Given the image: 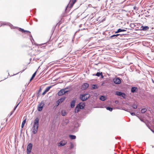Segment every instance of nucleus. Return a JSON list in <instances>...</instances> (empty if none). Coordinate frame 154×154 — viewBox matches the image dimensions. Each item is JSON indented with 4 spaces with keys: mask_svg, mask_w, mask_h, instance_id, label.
<instances>
[{
    "mask_svg": "<svg viewBox=\"0 0 154 154\" xmlns=\"http://www.w3.org/2000/svg\"><path fill=\"white\" fill-rule=\"evenodd\" d=\"M76 0H72V2L71 3L70 5V8H71L72 7L73 5L75 4L76 2Z\"/></svg>",
    "mask_w": 154,
    "mask_h": 154,
    "instance_id": "21",
    "label": "nucleus"
},
{
    "mask_svg": "<svg viewBox=\"0 0 154 154\" xmlns=\"http://www.w3.org/2000/svg\"><path fill=\"white\" fill-rule=\"evenodd\" d=\"M39 119L38 117L35 118L34 121V125L32 128V131L34 134H35L38 127Z\"/></svg>",
    "mask_w": 154,
    "mask_h": 154,
    "instance_id": "1",
    "label": "nucleus"
},
{
    "mask_svg": "<svg viewBox=\"0 0 154 154\" xmlns=\"http://www.w3.org/2000/svg\"><path fill=\"white\" fill-rule=\"evenodd\" d=\"M90 97V95L88 94H81L80 96V99L82 101H84L87 100Z\"/></svg>",
    "mask_w": 154,
    "mask_h": 154,
    "instance_id": "3",
    "label": "nucleus"
},
{
    "mask_svg": "<svg viewBox=\"0 0 154 154\" xmlns=\"http://www.w3.org/2000/svg\"><path fill=\"white\" fill-rule=\"evenodd\" d=\"M46 92H47L45 90V91L43 92L42 95H45Z\"/></svg>",
    "mask_w": 154,
    "mask_h": 154,
    "instance_id": "38",
    "label": "nucleus"
},
{
    "mask_svg": "<svg viewBox=\"0 0 154 154\" xmlns=\"http://www.w3.org/2000/svg\"><path fill=\"white\" fill-rule=\"evenodd\" d=\"M37 71V70L33 74L32 77L34 78L36 75V73Z\"/></svg>",
    "mask_w": 154,
    "mask_h": 154,
    "instance_id": "33",
    "label": "nucleus"
},
{
    "mask_svg": "<svg viewBox=\"0 0 154 154\" xmlns=\"http://www.w3.org/2000/svg\"><path fill=\"white\" fill-rule=\"evenodd\" d=\"M123 93L121 91H117L116 92L115 94L117 96H121L122 95Z\"/></svg>",
    "mask_w": 154,
    "mask_h": 154,
    "instance_id": "17",
    "label": "nucleus"
},
{
    "mask_svg": "<svg viewBox=\"0 0 154 154\" xmlns=\"http://www.w3.org/2000/svg\"><path fill=\"white\" fill-rule=\"evenodd\" d=\"M45 105L44 101H42L38 105L37 109L38 111H41L42 110L43 107Z\"/></svg>",
    "mask_w": 154,
    "mask_h": 154,
    "instance_id": "5",
    "label": "nucleus"
},
{
    "mask_svg": "<svg viewBox=\"0 0 154 154\" xmlns=\"http://www.w3.org/2000/svg\"><path fill=\"white\" fill-rule=\"evenodd\" d=\"M106 99V97L102 95L100 97V99L102 101H105Z\"/></svg>",
    "mask_w": 154,
    "mask_h": 154,
    "instance_id": "18",
    "label": "nucleus"
},
{
    "mask_svg": "<svg viewBox=\"0 0 154 154\" xmlns=\"http://www.w3.org/2000/svg\"><path fill=\"white\" fill-rule=\"evenodd\" d=\"M19 30L21 32H27L30 33V32L29 31L24 30L23 29H22L21 28H19Z\"/></svg>",
    "mask_w": 154,
    "mask_h": 154,
    "instance_id": "19",
    "label": "nucleus"
},
{
    "mask_svg": "<svg viewBox=\"0 0 154 154\" xmlns=\"http://www.w3.org/2000/svg\"><path fill=\"white\" fill-rule=\"evenodd\" d=\"M126 94L125 93H123L122 94L121 96H122L124 98H125Z\"/></svg>",
    "mask_w": 154,
    "mask_h": 154,
    "instance_id": "34",
    "label": "nucleus"
},
{
    "mask_svg": "<svg viewBox=\"0 0 154 154\" xmlns=\"http://www.w3.org/2000/svg\"><path fill=\"white\" fill-rule=\"evenodd\" d=\"M36 9H34L33 10V13H35L36 12Z\"/></svg>",
    "mask_w": 154,
    "mask_h": 154,
    "instance_id": "45",
    "label": "nucleus"
},
{
    "mask_svg": "<svg viewBox=\"0 0 154 154\" xmlns=\"http://www.w3.org/2000/svg\"><path fill=\"white\" fill-rule=\"evenodd\" d=\"M147 109L146 108L142 109L141 110V112L142 113H143L147 111Z\"/></svg>",
    "mask_w": 154,
    "mask_h": 154,
    "instance_id": "26",
    "label": "nucleus"
},
{
    "mask_svg": "<svg viewBox=\"0 0 154 154\" xmlns=\"http://www.w3.org/2000/svg\"><path fill=\"white\" fill-rule=\"evenodd\" d=\"M100 0H98L99 1H100Z\"/></svg>",
    "mask_w": 154,
    "mask_h": 154,
    "instance_id": "62",
    "label": "nucleus"
},
{
    "mask_svg": "<svg viewBox=\"0 0 154 154\" xmlns=\"http://www.w3.org/2000/svg\"><path fill=\"white\" fill-rule=\"evenodd\" d=\"M119 32H126V30L125 29H122L120 28L119 29Z\"/></svg>",
    "mask_w": 154,
    "mask_h": 154,
    "instance_id": "31",
    "label": "nucleus"
},
{
    "mask_svg": "<svg viewBox=\"0 0 154 154\" xmlns=\"http://www.w3.org/2000/svg\"><path fill=\"white\" fill-rule=\"evenodd\" d=\"M75 100H73L71 102L70 106L71 108H73L75 106Z\"/></svg>",
    "mask_w": 154,
    "mask_h": 154,
    "instance_id": "16",
    "label": "nucleus"
},
{
    "mask_svg": "<svg viewBox=\"0 0 154 154\" xmlns=\"http://www.w3.org/2000/svg\"><path fill=\"white\" fill-rule=\"evenodd\" d=\"M126 34V33L123 34H114L110 36L109 38L110 39L116 38V37H118V38L119 39H121V37H122L123 35H125Z\"/></svg>",
    "mask_w": 154,
    "mask_h": 154,
    "instance_id": "4",
    "label": "nucleus"
},
{
    "mask_svg": "<svg viewBox=\"0 0 154 154\" xmlns=\"http://www.w3.org/2000/svg\"><path fill=\"white\" fill-rule=\"evenodd\" d=\"M66 114V110H63L61 112V114L63 116H65Z\"/></svg>",
    "mask_w": 154,
    "mask_h": 154,
    "instance_id": "22",
    "label": "nucleus"
},
{
    "mask_svg": "<svg viewBox=\"0 0 154 154\" xmlns=\"http://www.w3.org/2000/svg\"><path fill=\"white\" fill-rule=\"evenodd\" d=\"M118 102V101L117 100H116L115 101L116 103H117Z\"/></svg>",
    "mask_w": 154,
    "mask_h": 154,
    "instance_id": "56",
    "label": "nucleus"
},
{
    "mask_svg": "<svg viewBox=\"0 0 154 154\" xmlns=\"http://www.w3.org/2000/svg\"><path fill=\"white\" fill-rule=\"evenodd\" d=\"M151 130L153 133H154V131H153V130L152 129H151Z\"/></svg>",
    "mask_w": 154,
    "mask_h": 154,
    "instance_id": "50",
    "label": "nucleus"
},
{
    "mask_svg": "<svg viewBox=\"0 0 154 154\" xmlns=\"http://www.w3.org/2000/svg\"><path fill=\"white\" fill-rule=\"evenodd\" d=\"M68 5H68L67 6V7H66V9H65V10H66V9H67V8H68Z\"/></svg>",
    "mask_w": 154,
    "mask_h": 154,
    "instance_id": "51",
    "label": "nucleus"
},
{
    "mask_svg": "<svg viewBox=\"0 0 154 154\" xmlns=\"http://www.w3.org/2000/svg\"><path fill=\"white\" fill-rule=\"evenodd\" d=\"M65 89H62L60 90L58 92V95L59 96H62L67 92V91H65Z\"/></svg>",
    "mask_w": 154,
    "mask_h": 154,
    "instance_id": "8",
    "label": "nucleus"
},
{
    "mask_svg": "<svg viewBox=\"0 0 154 154\" xmlns=\"http://www.w3.org/2000/svg\"><path fill=\"white\" fill-rule=\"evenodd\" d=\"M69 137L71 139L73 140L76 138V137L75 135H69Z\"/></svg>",
    "mask_w": 154,
    "mask_h": 154,
    "instance_id": "20",
    "label": "nucleus"
},
{
    "mask_svg": "<svg viewBox=\"0 0 154 154\" xmlns=\"http://www.w3.org/2000/svg\"><path fill=\"white\" fill-rule=\"evenodd\" d=\"M102 73V72H97L96 74H93V75L97 76L98 77H100L101 74V73Z\"/></svg>",
    "mask_w": 154,
    "mask_h": 154,
    "instance_id": "23",
    "label": "nucleus"
},
{
    "mask_svg": "<svg viewBox=\"0 0 154 154\" xmlns=\"http://www.w3.org/2000/svg\"><path fill=\"white\" fill-rule=\"evenodd\" d=\"M119 29L117 30V31H116L115 32V34H116V33H119Z\"/></svg>",
    "mask_w": 154,
    "mask_h": 154,
    "instance_id": "40",
    "label": "nucleus"
},
{
    "mask_svg": "<svg viewBox=\"0 0 154 154\" xmlns=\"http://www.w3.org/2000/svg\"><path fill=\"white\" fill-rule=\"evenodd\" d=\"M32 144L31 143H29L27 146V154H30L31 153L32 148Z\"/></svg>",
    "mask_w": 154,
    "mask_h": 154,
    "instance_id": "6",
    "label": "nucleus"
},
{
    "mask_svg": "<svg viewBox=\"0 0 154 154\" xmlns=\"http://www.w3.org/2000/svg\"><path fill=\"white\" fill-rule=\"evenodd\" d=\"M26 122V119H25L24 120L23 122H22V125H21V128H23L24 126V125L25 124Z\"/></svg>",
    "mask_w": 154,
    "mask_h": 154,
    "instance_id": "25",
    "label": "nucleus"
},
{
    "mask_svg": "<svg viewBox=\"0 0 154 154\" xmlns=\"http://www.w3.org/2000/svg\"><path fill=\"white\" fill-rule=\"evenodd\" d=\"M14 112V111H12L8 115V116L9 117H10V116H11L13 114Z\"/></svg>",
    "mask_w": 154,
    "mask_h": 154,
    "instance_id": "36",
    "label": "nucleus"
},
{
    "mask_svg": "<svg viewBox=\"0 0 154 154\" xmlns=\"http://www.w3.org/2000/svg\"><path fill=\"white\" fill-rule=\"evenodd\" d=\"M98 88V87L96 85H93L91 89H96Z\"/></svg>",
    "mask_w": 154,
    "mask_h": 154,
    "instance_id": "24",
    "label": "nucleus"
},
{
    "mask_svg": "<svg viewBox=\"0 0 154 154\" xmlns=\"http://www.w3.org/2000/svg\"><path fill=\"white\" fill-rule=\"evenodd\" d=\"M25 91V89H23V90H22V92H24Z\"/></svg>",
    "mask_w": 154,
    "mask_h": 154,
    "instance_id": "48",
    "label": "nucleus"
},
{
    "mask_svg": "<svg viewBox=\"0 0 154 154\" xmlns=\"http://www.w3.org/2000/svg\"><path fill=\"white\" fill-rule=\"evenodd\" d=\"M121 79L119 77L116 78L114 79L113 80L114 82L117 84H119L121 83Z\"/></svg>",
    "mask_w": 154,
    "mask_h": 154,
    "instance_id": "7",
    "label": "nucleus"
},
{
    "mask_svg": "<svg viewBox=\"0 0 154 154\" xmlns=\"http://www.w3.org/2000/svg\"><path fill=\"white\" fill-rule=\"evenodd\" d=\"M132 106L133 108L134 109H137V106L136 104H135V103H134L132 105Z\"/></svg>",
    "mask_w": 154,
    "mask_h": 154,
    "instance_id": "30",
    "label": "nucleus"
},
{
    "mask_svg": "<svg viewBox=\"0 0 154 154\" xmlns=\"http://www.w3.org/2000/svg\"><path fill=\"white\" fill-rule=\"evenodd\" d=\"M31 41H32V40H31Z\"/></svg>",
    "mask_w": 154,
    "mask_h": 154,
    "instance_id": "61",
    "label": "nucleus"
},
{
    "mask_svg": "<svg viewBox=\"0 0 154 154\" xmlns=\"http://www.w3.org/2000/svg\"><path fill=\"white\" fill-rule=\"evenodd\" d=\"M18 73H17V74H18ZM17 74H17H14V75H16V74Z\"/></svg>",
    "mask_w": 154,
    "mask_h": 154,
    "instance_id": "59",
    "label": "nucleus"
},
{
    "mask_svg": "<svg viewBox=\"0 0 154 154\" xmlns=\"http://www.w3.org/2000/svg\"><path fill=\"white\" fill-rule=\"evenodd\" d=\"M54 28H53L51 30V31L52 32V33H53L54 31Z\"/></svg>",
    "mask_w": 154,
    "mask_h": 154,
    "instance_id": "41",
    "label": "nucleus"
},
{
    "mask_svg": "<svg viewBox=\"0 0 154 154\" xmlns=\"http://www.w3.org/2000/svg\"><path fill=\"white\" fill-rule=\"evenodd\" d=\"M152 148H153L154 147V146H153V145H152Z\"/></svg>",
    "mask_w": 154,
    "mask_h": 154,
    "instance_id": "58",
    "label": "nucleus"
},
{
    "mask_svg": "<svg viewBox=\"0 0 154 154\" xmlns=\"http://www.w3.org/2000/svg\"><path fill=\"white\" fill-rule=\"evenodd\" d=\"M140 121H141L142 122H144L142 119H140Z\"/></svg>",
    "mask_w": 154,
    "mask_h": 154,
    "instance_id": "54",
    "label": "nucleus"
},
{
    "mask_svg": "<svg viewBox=\"0 0 154 154\" xmlns=\"http://www.w3.org/2000/svg\"><path fill=\"white\" fill-rule=\"evenodd\" d=\"M34 20L36 22H37L38 21V20L37 19H36V18H35V19H34Z\"/></svg>",
    "mask_w": 154,
    "mask_h": 154,
    "instance_id": "47",
    "label": "nucleus"
},
{
    "mask_svg": "<svg viewBox=\"0 0 154 154\" xmlns=\"http://www.w3.org/2000/svg\"><path fill=\"white\" fill-rule=\"evenodd\" d=\"M85 106L84 103L82 102H80L76 106L75 110V113H78L80 110V109H83Z\"/></svg>",
    "mask_w": 154,
    "mask_h": 154,
    "instance_id": "2",
    "label": "nucleus"
},
{
    "mask_svg": "<svg viewBox=\"0 0 154 154\" xmlns=\"http://www.w3.org/2000/svg\"><path fill=\"white\" fill-rule=\"evenodd\" d=\"M2 24L4 25H8L10 26L11 28H14V26L12 24L8 22H4Z\"/></svg>",
    "mask_w": 154,
    "mask_h": 154,
    "instance_id": "14",
    "label": "nucleus"
},
{
    "mask_svg": "<svg viewBox=\"0 0 154 154\" xmlns=\"http://www.w3.org/2000/svg\"><path fill=\"white\" fill-rule=\"evenodd\" d=\"M103 83H102V85H103Z\"/></svg>",
    "mask_w": 154,
    "mask_h": 154,
    "instance_id": "60",
    "label": "nucleus"
},
{
    "mask_svg": "<svg viewBox=\"0 0 154 154\" xmlns=\"http://www.w3.org/2000/svg\"><path fill=\"white\" fill-rule=\"evenodd\" d=\"M69 122V120L67 119H66L63 120L62 122V124L63 125H65L68 124Z\"/></svg>",
    "mask_w": 154,
    "mask_h": 154,
    "instance_id": "15",
    "label": "nucleus"
},
{
    "mask_svg": "<svg viewBox=\"0 0 154 154\" xmlns=\"http://www.w3.org/2000/svg\"><path fill=\"white\" fill-rule=\"evenodd\" d=\"M100 76H101V78L103 79V78L104 77H103V73H101V74Z\"/></svg>",
    "mask_w": 154,
    "mask_h": 154,
    "instance_id": "42",
    "label": "nucleus"
},
{
    "mask_svg": "<svg viewBox=\"0 0 154 154\" xmlns=\"http://www.w3.org/2000/svg\"><path fill=\"white\" fill-rule=\"evenodd\" d=\"M52 87V86H49L47 87L45 89V90L47 92Z\"/></svg>",
    "mask_w": 154,
    "mask_h": 154,
    "instance_id": "29",
    "label": "nucleus"
},
{
    "mask_svg": "<svg viewBox=\"0 0 154 154\" xmlns=\"http://www.w3.org/2000/svg\"><path fill=\"white\" fill-rule=\"evenodd\" d=\"M28 84H26V85H25V86L26 87V86H28Z\"/></svg>",
    "mask_w": 154,
    "mask_h": 154,
    "instance_id": "53",
    "label": "nucleus"
},
{
    "mask_svg": "<svg viewBox=\"0 0 154 154\" xmlns=\"http://www.w3.org/2000/svg\"><path fill=\"white\" fill-rule=\"evenodd\" d=\"M138 90L137 88L136 87H132L131 88V92L132 93H134L136 92Z\"/></svg>",
    "mask_w": 154,
    "mask_h": 154,
    "instance_id": "13",
    "label": "nucleus"
},
{
    "mask_svg": "<svg viewBox=\"0 0 154 154\" xmlns=\"http://www.w3.org/2000/svg\"><path fill=\"white\" fill-rule=\"evenodd\" d=\"M42 91V88H40L38 90V97L39 96V93H40V92L41 91Z\"/></svg>",
    "mask_w": 154,
    "mask_h": 154,
    "instance_id": "32",
    "label": "nucleus"
},
{
    "mask_svg": "<svg viewBox=\"0 0 154 154\" xmlns=\"http://www.w3.org/2000/svg\"><path fill=\"white\" fill-rule=\"evenodd\" d=\"M149 29V27L148 26H142L140 27V30L146 31L147 30H148Z\"/></svg>",
    "mask_w": 154,
    "mask_h": 154,
    "instance_id": "12",
    "label": "nucleus"
},
{
    "mask_svg": "<svg viewBox=\"0 0 154 154\" xmlns=\"http://www.w3.org/2000/svg\"><path fill=\"white\" fill-rule=\"evenodd\" d=\"M30 38H32V40H33V41H34V40H33V38H32V35H31V34H30Z\"/></svg>",
    "mask_w": 154,
    "mask_h": 154,
    "instance_id": "43",
    "label": "nucleus"
},
{
    "mask_svg": "<svg viewBox=\"0 0 154 154\" xmlns=\"http://www.w3.org/2000/svg\"><path fill=\"white\" fill-rule=\"evenodd\" d=\"M16 107H14V110H13V111H14L16 109Z\"/></svg>",
    "mask_w": 154,
    "mask_h": 154,
    "instance_id": "49",
    "label": "nucleus"
},
{
    "mask_svg": "<svg viewBox=\"0 0 154 154\" xmlns=\"http://www.w3.org/2000/svg\"><path fill=\"white\" fill-rule=\"evenodd\" d=\"M89 87V85L87 83L83 84L81 86V89L82 90L86 89Z\"/></svg>",
    "mask_w": 154,
    "mask_h": 154,
    "instance_id": "10",
    "label": "nucleus"
},
{
    "mask_svg": "<svg viewBox=\"0 0 154 154\" xmlns=\"http://www.w3.org/2000/svg\"><path fill=\"white\" fill-rule=\"evenodd\" d=\"M65 97H63L59 99L57 102V105H59L60 103L63 102L65 100Z\"/></svg>",
    "mask_w": 154,
    "mask_h": 154,
    "instance_id": "11",
    "label": "nucleus"
},
{
    "mask_svg": "<svg viewBox=\"0 0 154 154\" xmlns=\"http://www.w3.org/2000/svg\"><path fill=\"white\" fill-rule=\"evenodd\" d=\"M125 32V34L126 33V35H127V33H128V32Z\"/></svg>",
    "mask_w": 154,
    "mask_h": 154,
    "instance_id": "55",
    "label": "nucleus"
},
{
    "mask_svg": "<svg viewBox=\"0 0 154 154\" xmlns=\"http://www.w3.org/2000/svg\"><path fill=\"white\" fill-rule=\"evenodd\" d=\"M106 109L107 110H109L111 112L113 110V108L109 106L107 107Z\"/></svg>",
    "mask_w": 154,
    "mask_h": 154,
    "instance_id": "28",
    "label": "nucleus"
},
{
    "mask_svg": "<svg viewBox=\"0 0 154 154\" xmlns=\"http://www.w3.org/2000/svg\"><path fill=\"white\" fill-rule=\"evenodd\" d=\"M20 102H19V103H18L15 106V107H16V108L18 106V105H19V104Z\"/></svg>",
    "mask_w": 154,
    "mask_h": 154,
    "instance_id": "44",
    "label": "nucleus"
},
{
    "mask_svg": "<svg viewBox=\"0 0 154 154\" xmlns=\"http://www.w3.org/2000/svg\"><path fill=\"white\" fill-rule=\"evenodd\" d=\"M63 89H65V91H67V92L69 91V90L68 89V88H64Z\"/></svg>",
    "mask_w": 154,
    "mask_h": 154,
    "instance_id": "39",
    "label": "nucleus"
},
{
    "mask_svg": "<svg viewBox=\"0 0 154 154\" xmlns=\"http://www.w3.org/2000/svg\"><path fill=\"white\" fill-rule=\"evenodd\" d=\"M67 143V142L65 140H62L58 143V146H63L66 144Z\"/></svg>",
    "mask_w": 154,
    "mask_h": 154,
    "instance_id": "9",
    "label": "nucleus"
},
{
    "mask_svg": "<svg viewBox=\"0 0 154 154\" xmlns=\"http://www.w3.org/2000/svg\"><path fill=\"white\" fill-rule=\"evenodd\" d=\"M152 82L153 83H154V81L153 79H152Z\"/></svg>",
    "mask_w": 154,
    "mask_h": 154,
    "instance_id": "57",
    "label": "nucleus"
},
{
    "mask_svg": "<svg viewBox=\"0 0 154 154\" xmlns=\"http://www.w3.org/2000/svg\"><path fill=\"white\" fill-rule=\"evenodd\" d=\"M125 110L126 111L129 112V113H130L131 115L132 116H134L135 115V113L134 112H131L130 111H128L126 109H125Z\"/></svg>",
    "mask_w": 154,
    "mask_h": 154,
    "instance_id": "27",
    "label": "nucleus"
},
{
    "mask_svg": "<svg viewBox=\"0 0 154 154\" xmlns=\"http://www.w3.org/2000/svg\"><path fill=\"white\" fill-rule=\"evenodd\" d=\"M136 6H134V10H135V9H136Z\"/></svg>",
    "mask_w": 154,
    "mask_h": 154,
    "instance_id": "52",
    "label": "nucleus"
},
{
    "mask_svg": "<svg viewBox=\"0 0 154 154\" xmlns=\"http://www.w3.org/2000/svg\"><path fill=\"white\" fill-rule=\"evenodd\" d=\"M26 69V67L25 66V67H24L22 71H20V72H23Z\"/></svg>",
    "mask_w": 154,
    "mask_h": 154,
    "instance_id": "37",
    "label": "nucleus"
},
{
    "mask_svg": "<svg viewBox=\"0 0 154 154\" xmlns=\"http://www.w3.org/2000/svg\"><path fill=\"white\" fill-rule=\"evenodd\" d=\"M74 147V146H73V145L72 144V143H70V148L71 149H72Z\"/></svg>",
    "mask_w": 154,
    "mask_h": 154,
    "instance_id": "35",
    "label": "nucleus"
},
{
    "mask_svg": "<svg viewBox=\"0 0 154 154\" xmlns=\"http://www.w3.org/2000/svg\"><path fill=\"white\" fill-rule=\"evenodd\" d=\"M33 78H34L32 77L30 79V81H31Z\"/></svg>",
    "mask_w": 154,
    "mask_h": 154,
    "instance_id": "46",
    "label": "nucleus"
}]
</instances>
